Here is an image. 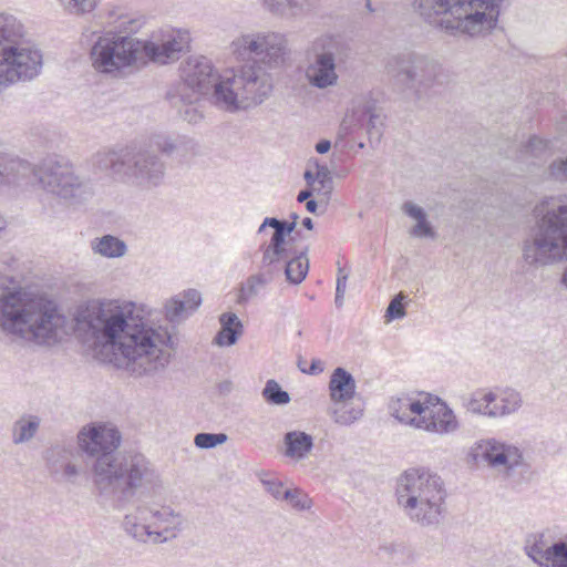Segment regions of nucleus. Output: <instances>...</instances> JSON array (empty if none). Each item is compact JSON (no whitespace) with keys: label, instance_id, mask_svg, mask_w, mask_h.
Instances as JSON below:
<instances>
[{"label":"nucleus","instance_id":"obj_22","mask_svg":"<svg viewBox=\"0 0 567 567\" xmlns=\"http://www.w3.org/2000/svg\"><path fill=\"white\" fill-rule=\"evenodd\" d=\"M152 146L163 155L183 161L195 154L197 144L187 136L157 135L152 140Z\"/></svg>","mask_w":567,"mask_h":567},{"label":"nucleus","instance_id":"obj_24","mask_svg":"<svg viewBox=\"0 0 567 567\" xmlns=\"http://www.w3.org/2000/svg\"><path fill=\"white\" fill-rule=\"evenodd\" d=\"M264 45H267V34H246L233 41V53L240 60H252L259 65L260 56L264 54Z\"/></svg>","mask_w":567,"mask_h":567},{"label":"nucleus","instance_id":"obj_44","mask_svg":"<svg viewBox=\"0 0 567 567\" xmlns=\"http://www.w3.org/2000/svg\"><path fill=\"white\" fill-rule=\"evenodd\" d=\"M99 0H68L64 9L73 14H83L95 9Z\"/></svg>","mask_w":567,"mask_h":567},{"label":"nucleus","instance_id":"obj_47","mask_svg":"<svg viewBox=\"0 0 567 567\" xmlns=\"http://www.w3.org/2000/svg\"><path fill=\"white\" fill-rule=\"evenodd\" d=\"M315 165L317 168L316 177L317 182L321 185L322 188H331L332 185V176L327 165L319 164L318 159H315Z\"/></svg>","mask_w":567,"mask_h":567},{"label":"nucleus","instance_id":"obj_56","mask_svg":"<svg viewBox=\"0 0 567 567\" xmlns=\"http://www.w3.org/2000/svg\"><path fill=\"white\" fill-rule=\"evenodd\" d=\"M318 208V203L315 199H309L306 202V209L311 213L316 214Z\"/></svg>","mask_w":567,"mask_h":567},{"label":"nucleus","instance_id":"obj_50","mask_svg":"<svg viewBox=\"0 0 567 567\" xmlns=\"http://www.w3.org/2000/svg\"><path fill=\"white\" fill-rule=\"evenodd\" d=\"M403 547L401 545H384L380 547V551L386 556L389 559H391L394 564H399L401 561V558L399 555L403 554Z\"/></svg>","mask_w":567,"mask_h":567},{"label":"nucleus","instance_id":"obj_15","mask_svg":"<svg viewBox=\"0 0 567 567\" xmlns=\"http://www.w3.org/2000/svg\"><path fill=\"white\" fill-rule=\"evenodd\" d=\"M142 53L141 40L132 37L104 35L91 49V59L99 72L113 73L132 65Z\"/></svg>","mask_w":567,"mask_h":567},{"label":"nucleus","instance_id":"obj_60","mask_svg":"<svg viewBox=\"0 0 567 567\" xmlns=\"http://www.w3.org/2000/svg\"><path fill=\"white\" fill-rule=\"evenodd\" d=\"M365 8L369 12H374L377 9L372 7L371 0H365Z\"/></svg>","mask_w":567,"mask_h":567},{"label":"nucleus","instance_id":"obj_54","mask_svg":"<svg viewBox=\"0 0 567 567\" xmlns=\"http://www.w3.org/2000/svg\"><path fill=\"white\" fill-rule=\"evenodd\" d=\"M303 178H305L307 185L310 187L313 186V184L317 182L316 174L312 173V171H310V169L305 171Z\"/></svg>","mask_w":567,"mask_h":567},{"label":"nucleus","instance_id":"obj_16","mask_svg":"<svg viewBox=\"0 0 567 567\" xmlns=\"http://www.w3.org/2000/svg\"><path fill=\"white\" fill-rule=\"evenodd\" d=\"M166 165L151 148L126 150L124 176L142 190L159 187L165 178Z\"/></svg>","mask_w":567,"mask_h":567},{"label":"nucleus","instance_id":"obj_2","mask_svg":"<svg viewBox=\"0 0 567 567\" xmlns=\"http://www.w3.org/2000/svg\"><path fill=\"white\" fill-rule=\"evenodd\" d=\"M14 278L0 272V329L38 346H51L60 339L68 318L58 303L44 295L13 287Z\"/></svg>","mask_w":567,"mask_h":567},{"label":"nucleus","instance_id":"obj_5","mask_svg":"<svg viewBox=\"0 0 567 567\" xmlns=\"http://www.w3.org/2000/svg\"><path fill=\"white\" fill-rule=\"evenodd\" d=\"M503 0H413L420 16L449 34L471 37L493 30Z\"/></svg>","mask_w":567,"mask_h":567},{"label":"nucleus","instance_id":"obj_61","mask_svg":"<svg viewBox=\"0 0 567 567\" xmlns=\"http://www.w3.org/2000/svg\"><path fill=\"white\" fill-rule=\"evenodd\" d=\"M290 218H291V221L290 223H295V227L297 226V219H298V215L296 213H292L290 215Z\"/></svg>","mask_w":567,"mask_h":567},{"label":"nucleus","instance_id":"obj_57","mask_svg":"<svg viewBox=\"0 0 567 567\" xmlns=\"http://www.w3.org/2000/svg\"><path fill=\"white\" fill-rule=\"evenodd\" d=\"M302 226L308 229V230H312L313 229V221L310 217H305L302 219Z\"/></svg>","mask_w":567,"mask_h":567},{"label":"nucleus","instance_id":"obj_49","mask_svg":"<svg viewBox=\"0 0 567 567\" xmlns=\"http://www.w3.org/2000/svg\"><path fill=\"white\" fill-rule=\"evenodd\" d=\"M549 174L557 181L567 179V157L560 161H554L549 166Z\"/></svg>","mask_w":567,"mask_h":567},{"label":"nucleus","instance_id":"obj_31","mask_svg":"<svg viewBox=\"0 0 567 567\" xmlns=\"http://www.w3.org/2000/svg\"><path fill=\"white\" fill-rule=\"evenodd\" d=\"M402 210L409 217L416 220V224L411 229V235L414 237L434 238L435 231L432 225L427 221L426 213L424 209L412 202H405Z\"/></svg>","mask_w":567,"mask_h":567},{"label":"nucleus","instance_id":"obj_10","mask_svg":"<svg viewBox=\"0 0 567 567\" xmlns=\"http://www.w3.org/2000/svg\"><path fill=\"white\" fill-rule=\"evenodd\" d=\"M391 416L399 422L431 433L449 434L460 424L453 410L439 396L425 394L424 400L403 394L389 402Z\"/></svg>","mask_w":567,"mask_h":567},{"label":"nucleus","instance_id":"obj_12","mask_svg":"<svg viewBox=\"0 0 567 567\" xmlns=\"http://www.w3.org/2000/svg\"><path fill=\"white\" fill-rule=\"evenodd\" d=\"M181 524L179 515L171 507L156 509L138 505L124 516L122 528L137 542L146 543L151 539L153 543H164L175 537L174 530Z\"/></svg>","mask_w":567,"mask_h":567},{"label":"nucleus","instance_id":"obj_39","mask_svg":"<svg viewBox=\"0 0 567 567\" xmlns=\"http://www.w3.org/2000/svg\"><path fill=\"white\" fill-rule=\"evenodd\" d=\"M319 7V0H288L286 18H302Z\"/></svg>","mask_w":567,"mask_h":567},{"label":"nucleus","instance_id":"obj_37","mask_svg":"<svg viewBox=\"0 0 567 567\" xmlns=\"http://www.w3.org/2000/svg\"><path fill=\"white\" fill-rule=\"evenodd\" d=\"M40 426V420L37 416H30L28 420L20 419L13 424L12 441L14 444H21L30 441Z\"/></svg>","mask_w":567,"mask_h":567},{"label":"nucleus","instance_id":"obj_6","mask_svg":"<svg viewBox=\"0 0 567 567\" xmlns=\"http://www.w3.org/2000/svg\"><path fill=\"white\" fill-rule=\"evenodd\" d=\"M535 225L523 243V259L545 266L567 257V197H546L534 208Z\"/></svg>","mask_w":567,"mask_h":567},{"label":"nucleus","instance_id":"obj_4","mask_svg":"<svg viewBox=\"0 0 567 567\" xmlns=\"http://www.w3.org/2000/svg\"><path fill=\"white\" fill-rule=\"evenodd\" d=\"M157 478L154 465L140 452L104 455L92 465V481L99 496L117 509L151 489Z\"/></svg>","mask_w":567,"mask_h":567},{"label":"nucleus","instance_id":"obj_53","mask_svg":"<svg viewBox=\"0 0 567 567\" xmlns=\"http://www.w3.org/2000/svg\"><path fill=\"white\" fill-rule=\"evenodd\" d=\"M331 148V142L329 140H320L317 144H316V151L319 153V154H326L329 152V150Z\"/></svg>","mask_w":567,"mask_h":567},{"label":"nucleus","instance_id":"obj_40","mask_svg":"<svg viewBox=\"0 0 567 567\" xmlns=\"http://www.w3.org/2000/svg\"><path fill=\"white\" fill-rule=\"evenodd\" d=\"M225 433H198L195 435L194 443L198 449L207 450L216 447L227 441Z\"/></svg>","mask_w":567,"mask_h":567},{"label":"nucleus","instance_id":"obj_14","mask_svg":"<svg viewBox=\"0 0 567 567\" xmlns=\"http://www.w3.org/2000/svg\"><path fill=\"white\" fill-rule=\"evenodd\" d=\"M440 68L433 59L413 51L393 55L386 62V71L394 83L414 91L430 86L436 80Z\"/></svg>","mask_w":567,"mask_h":567},{"label":"nucleus","instance_id":"obj_51","mask_svg":"<svg viewBox=\"0 0 567 567\" xmlns=\"http://www.w3.org/2000/svg\"><path fill=\"white\" fill-rule=\"evenodd\" d=\"M299 369L303 373L316 375V374H319V373H321L323 371L324 364H323V362L320 359H312L311 364H310L309 368L302 367L301 362H299Z\"/></svg>","mask_w":567,"mask_h":567},{"label":"nucleus","instance_id":"obj_3","mask_svg":"<svg viewBox=\"0 0 567 567\" xmlns=\"http://www.w3.org/2000/svg\"><path fill=\"white\" fill-rule=\"evenodd\" d=\"M35 185L70 205L85 203L94 194L91 179L76 174L73 165L63 158L49 157L35 166L0 151V193L8 194Z\"/></svg>","mask_w":567,"mask_h":567},{"label":"nucleus","instance_id":"obj_26","mask_svg":"<svg viewBox=\"0 0 567 567\" xmlns=\"http://www.w3.org/2000/svg\"><path fill=\"white\" fill-rule=\"evenodd\" d=\"M551 544L546 533H533L526 537L524 551L539 567H547Z\"/></svg>","mask_w":567,"mask_h":567},{"label":"nucleus","instance_id":"obj_63","mask_svg":"<svg viewBox=\"0 0 567 567\" xmlns=\"http://www.w3.org/2000/svg\"><path fill=\"white\" fill-rule=\"evenodd\" d=\"M63 7L66 4L68 0H58Z\"/></svg>","mask_w":567,"mask_h":567},{"label":"nucleus","instance_id":"obj_35","mask_svg":"<svg viewBox=\"0 0 567 567\" xmlns=\"http://www.w3.org/2000/svg\"><path fill=\"white\" fill-rule=\"evenodd\" d=\"M272 280V275L265 269H261L257 275L250 276L246 282L241 285L238 302L246 303L249 299L256 297L260 289L266 287Z\"/></svg>","mask_w":567,"mask_h":567},{"label":"nucleus","instance_id":"obj_13","mask_svg":"<svg viewBox=\"0 0 567 567\" xmlns=\"http://www.w3.org/2000/svg\"><path fill=\"white\" fill-rule=\"evenodd\" d=\"M225 75H220L214 68L212 61L204 56H189L182 66V80L176 86L166 93V99L173 103L184 101L187 91H195L215 105V91L219 83L224 82Z\"/></svg>","mask_w":567,"mask_h":567},{"label":"nucleus","instance_id":"obj_1","mask_svg":"<svg viewBox=\"0 0 567 567\" xmlns=\"http://www.w3.org/2000/svg\"><path fill=\"white\" fill-rule=\"evenodd\" d=\"M150 316L132 301L92 299L76 307L74 333L99 352L110 349L132 372L148 374L168 364L169 354L162 346L171 339Z\"/></svg>","mask_w":567,"mask_h":567},{"label":"nucleus","instance_id":"obj_9","mask_svg":"<svg viewBox=\"0 0 567 567\" xmlns=\"http://www.w3.org/2000/svg\"><path fill=\"white\" fill-rule=\"evenodd\" d=\"M272 90L270 75L261 65L246 64L225 74L215 91V105L228 112L262 103Z\"/></svg>","mask_w":567,"mask_h":567},{"label":"nucleus","instance_id":"obj_52","mask_svg":"<svg viewBox=\"0 0 567 567\" xmlns=\"http://www.w3.org/2000/svg\"><path fill=\"white\" fill-rule=\"evenodd\" d=\"M348 275H339L337 278L336 293L344 295L347 288Z\"/></svg>","mask_w":567,"mask_h":567},{"label":"nucleus","instance_id":"obj_42","mask_svg":"<svg viewBox=\"0 0 567 567\" xmlns=\"http://www.w3.org/2000/svg\"><path fill=\"white\" fill-rule=\"evenodd\" d=\"M406 299V296L403 292H399L395 295L385 311V318L388 321H392L395 319H402L405 317L406 311L404 308V301Z\"/></svg>","mask_w":567,"mask_h":567},{"label":"nucleus","instance_id":"obj_7","mask_svg":"<svg viewBox=\"0 0 567 567\" xmlns=\"http://www.w3.org/2000/svg\"><path fill=\"white\" fill-rule=\"evenodd\" d=\"M396 499L404 514L422 527L440 524L446 489L442 478L426 468H410L398 480Z\"/></svg>","mask_w":567,"mask_h":567},{"label":"nucleus","instance_id":"obj_11","mask_svg":"<svg viewBox=\"0 0 567 567\" xmlns=\"http://www.w3.org/2000/svg\"><path fill=\"white\" fill-rule=\"evenodd\" d=\"M353 54L349 40L340 34H322L316 38L306 51L305 76L319 90L333 87L339 82L338 68Z\"/></svg>","mask_w":567,"mask_h":567},{"label":"nucleus","instance_id":"obj_45","mask_svg":"<svg viewBox=\"0 0 567 567\" xmlns=\"http://www.w3.org/2000/svg\"><path fill=\"white\" fill-rule=\"evenodd\" d=\"M548 147L547 141L534 135L523 146V152L535 157L540 156Z\"/></svg>","mask_w":567,"mask_h":567},{"label":"nucleus","instance_id":"obj_34","mask_svg":"<svg viewBox=\"0 0 567 567\" xmlns=\"http://www.w3.org/2000/svg\"><path fill=\"white\" fill-rule=\"evenodd\" d=\"M496 400V393L483 390L474 392L470 398L463 399V406L467 412L491 417L489 411H493V402Z\"/></svg>","mask_w":567,"mask_h":567},{"label":"nucleus","instance_id":"obj_17","mask_svg":"<svg viewBox=\"0 0 567 567\" xmlns=\"http://www.w3.org/2000/svg\"><path fill=\"white\" fill-rule=\"evenodd\" d=\"M190 34L185 29L167 28L161 31L159 38L141 41L142 54L150 61L161 64L174 62L189 49Z\"/></svg>","mask_w":567,"mask_h":567},{"label":"nucleus","instance_id":"obj_62","mask_svg":"<svg viewBox=\"0 0 567 567\" xmlns=\"http://www.w3.org/2000/svg\"><path fill=\"white\" fill-rule=\"evenodd\" d=\"M339 275H348L349 276V272H347L343 268L339 267L338 268V276Z\"/></svg>","mask_w":567,"mask_h":567},{"label":"nucleus","instance_id":"obj_8","mask_svg":"<svg viewBox=\"0 0 567 567\" xmlns=\"http://www.w3.org/2000/svg\"><path fill=\"white\" fill-rule=\"evenodd\" d=\"M267 227H271L274 233L268 243L260 245L262 252L260 269L270 272L274 278L284 272L289 284H301L309 271L308 247L299 251L288 247L287 238L293 233L295 223L266 217L257 234H262Z\"/></svg>","mask_w":567,"mask_h":567},{"label":"nucleus","instance_id":"obj_46","mask_svg":"<svg viewBox=\"0 0 567 567\" xmlns=\"http://www.w3.org/2000/svg\"><path fill=\"white\" fill-rule=\"evenodd\" d=\"M261 484L274 498L284 501V493L287 488L284 487L282 482L276 478H261Z\"/></svg>","mask_w":567,"mask_h":567},{"label":"nucleus","instance_id":"obj_38","mask_svg":"<svg viewBox=\"0 0 567 567\" xmlns=\"http://www.w3.org/2000/svg\"><path fill=\"white\" fill-rule=\"evenodd\" d=\"M264 400L272 405H286L290 402V394L285 391L276 380H268L262 389Z\"/></svg>","mask_w":567,"mask_h":567},{"label":"nucleus","instance_id":"obj_59","mask_svg":"<svg viewBox=\"0 0 567 567\" xmlns=\"http://www.w3.org/2000/svg\"><path fill=\"white\" fill-rule=\"evenodd\" d=\"M560 282H561V285L567 289V267L565 268V270H564V272H563V276H561Z\"/></svg>","mask_w":567,"mask_h":567},{"label":"nucleus","instance_id":"obj_27","mask_svg":"<svg viewBox=\"0 0 567 567\" xmlns=\"http://www.w3.org/2000/svg\"><path fill=\"white\" fill-rule=\"evenodd\" d=\"M220 330L214 338V343L219 347L234 346L243 334V323L234 312H225L219 317Z\"/></svg>","mask_w":567,"mask_h":567},{"label":"nucleus","instance_id":"obj_19","mask_svg":"<svg viewBox=\"0 0 567 567\" xmlns=\"http://www.w3.org/2000/svg\"><path fill=\"white\" fill-rule=\"evenodd\" d=\"M472 454L476 461H484L492 467L503 466L507 471L524 464L523 453L517 446L502 443L495 439L477 442Z\"/></svg>","mask_w":567,"mask_h":567},{"label":"nucleus","instance_id":"obj_18","mask_svg":"<svg viewBox=\"0 0 567 567\" xmlns=\"http://www.w3.org/2000/svg\"><path fill=\"white\" fill-rule=\"evenodd\" d=\"M79 446L89 456L99 461L104 455H116L121 444L120 431L106 424H91L83 427L79 435Z\"/></svg>","mask_w":567,"mask_h":567},{"label":"nucleus","instance_id":"obj_28","mask_svg":"<svg viewBox=\"0 0 567 567\" xmlns=\"http://www.w3.org/2000/svg\"><path fill=\"white\" fill-rule=\"evenodd\" d=\"M285 455L292 460H303L313 447V439L302 431H289L284 436Z\"/></svg>","mask_w":567,"mask_h":567},{"label":"nucleus","instance_id":"obj_48","mask_svg":"<svg viewBox=\"0 0 567 567\" xmlns=\"http://www.w3.org/2000/svg\"><path fill=\"white\" fill-rule=\"evenodd\" d=\"M260 2L272 14L287 17L288 0H260Z\"/></svg>","mask_w":567,"mask_h":567},{"label":"nucleus","instance_id":"obj_32","mask_svg":"<svg viewBox=\"0 0 567 567\" xmlns=\"http://www.w3.org/2000/svg\"><path fill=\"white\" fill-rule=\"evenodd\" d=\"M286 54L285 39L280 34H267V45H264V54L260 56L259 63L268 68H274L284 62Z\"/></svg>","mask_w":567,"mask_h":567},{"label":"nucleus","instance_id":"obj_33","mask_svg":"<svg viewBox=\"0 0 567 567\" xmlns=\"http://www.w3.org/2000/svg\"><path fill=\"white\" fill-rule=\"evenodd\" d=\"M200 96L203 95L195 91H187V97L184 101H178V103H173L172 101L168 102L173 107L177 109L178 114L184 121L195 124L203 118Z\"/></svg>","mask_w":567,"mask_h":567},{"label":"nucleus","instance_id":"obj_20","mask_svg":"<svg viewBox=\"0 0 567 567\" xmlns=\"http://www.w3.org/2000/svg\"><path fill=\"white\" fill-rule=\"evenodd\" d=\"M350 124L367 132L370 142H380L383 117L378 112L374 101H364L352 109Z\"/></svg>","mask_w":567,"mask_h":567},{"label":"nucleus","instance_id":"obj_43","mask_svg":"<svg viewBox=\"0 0 567 567\" xmlns=\"http://www.w3.org/2000/svg\"><path fill=\"white\" fill-rule=\"evenodd\" d=\"M362 415V410L360 409H347L343 406L341 409L333 411V420L336 423L341 425H349L357 420H359Z\"/></svg>","mask_w":567,"mask_h":567},{"label":"nucleus","instance_id":"obj_21","mask_svg":"<svg viewBox=\"0 0 567 567\" xmlns=\"http://www.w3.org/2000/svg\"><path fill=\"white\" fill-rule=\"evenodd\" d=\"M202 303V296L196 289L185 290L165 303V317L171 322H179L192 315Z\"/></svg>","mask_w":567,"mask_h":567},{"label":"nucleus","instance_id":"obj_41","mask_svg":"<svg viewBox=\"0 0 567 567\" xmlns=\"http://www.w3.org/2000/svg\"><path fill=\"white\" fill-rule=\"evenodd\" d=\"M284 501L288 502L289 505L297 511H305L310 507V498L298 488L286 489Z\"/></svg>","mask_w":567,"mask_h":567},{"label":"nucleus","instance_id":"obj_64","mask_svg":"<svg viewBox=\"0 0 567 567\" xmlns=\"http://www.w3.org/2000/svg\"><path fill=\"white\" fill-rule=\"evenodd\" d=\"M359 147H360V148H363V147H364V144H363V143H359Z\"/></svg>","mask_w":567,"mask_h":567},{"label":"nucleus","instance_id":"obj_58","mask_svg":"<svg viewBox=\"0 0 567 567\" xmlns=\"http://www.w3.org/2000/svg\"><path fill=\"white\" fill-rule=\"evenodd\" d=\"M343 299H344V295L336 293L334 303H336L337 308H341L343 306Z\"/></svg>","mask_w":567,"mask_h":567},{"label":"nucleus","instance_id":"obj_29","mask_svg":"<svg viewBox=\"0 0 567 567\" xmlns=\"http://www.w3.org/2000/svg\"><path fill=\"white\" fill-rule=\"evenodd\" d=\"M126 150L116 152L113 150L99 151L92 157V165L99 172H112L123 175L125 168Z\"/></svg>","mask_w":567,"mask_h":567},{"label":"nucleus","instance_id":"obj_25","mask_svg":"<svg viewBox=\"0 0 567 567\" xmlns=\"http://www.w3.org/2000/svg\"><path fill=\"white\" fill-rule=\"evenodd\" d=\"M355 380L344 368L333 370L329 381L330 398L333 402H347L355 394Z\"/></svg>","mask_w":567,"mask_h":567},{"label":"nucleus","instance_id":"obj_36","mask_svg":"<svg viewBox=\"0 0 567 567\" xmlns=\"http://www.w3.org/2000/svg\"><path fill=\"white\" fill-rule=\"evenodd\" d=\"M93 250L107 258L122 257L126 251V245L123 240L112 235H105L92 246Z\"/></svg>","mask_w":567,"mask_h":567},{"label":"nucleus","instance_id":"obj_30","mask_svg":"<svg viewBox=\"0 0 567 567\" xmlns=\"http://www.w3.org/2000/svg\"><path fill=\"white\" fill-rule=\"evenodd\" d=\"M523 404L522 395L514 389H504L496 393V400L493 402V411H489L491 417H502L516 412Z\"/></svg>","mask_w":567,"mask_h":567},{"label":"nucleus","instance_id":"obj_23","mask_svg":"<svg viewBox=\"0 0 567 567\" xmlns=\"http://www.w3.org/2000/svg\"><path fill=\"white\" fill-rule=\"evenodd\" d=\"M72 449L55 445L45 451V463L51 475H61L66 478L79 474L78 467L71 462Z\"/></svg>","mask_w":567,"mask_h":567},{"label":"nucleus","instance_id":"obj_55","mask_svg":"<svg viewBox=\"0 0 567 567\" xmlns=\"http://www.w3.org/2000/svg\"><path fill=\"white\" fill-rule=\"evenodd\" d=\"M312 196V189H302L299 192L297 196V200L302 203L305 200H309L308 198Z\"/></svg>","mask_w":567,"mask_h":567}]
</instances>
